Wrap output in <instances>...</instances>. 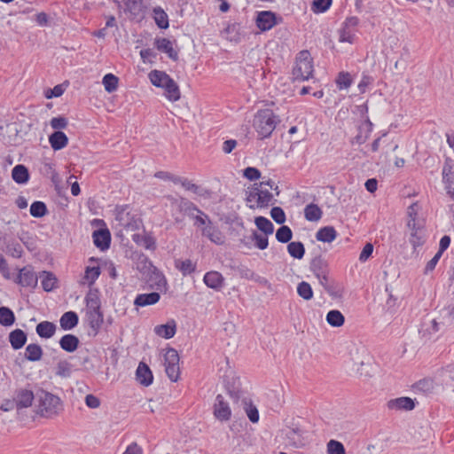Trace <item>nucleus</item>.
Listing matches in <instances>:
<instances>
[{"mask_svg": "<svg viewBox=\"0 0 454 454\" xmlns=\"http://www.w3.org/2000/svg\"><path fill=\"white\" fill-rule=\"evenodd\" d=\"M125 9L132 15H138L143 9V0H123Z\"/></svg>", "mask_w": 454, "mask_h": 454, "instance_id": "57", "label": "nucleus"}, {"mask_svg": "<svg viewBox=\"0 0 454 454\" xmlns=\"http://www.w3.org/2000/svg\"><path fill=\"white\" fill-rule=\"evenodd\" d=\"M35 398L39 403V412L43 417L51 418L57 415L61 410V401L55 395L40 390L36 393Z\"/></svg>", "mask_w": 454, "mask_h": 454, "instance_id": "3", "label": "nucleus"}, {"mask_svg": "<svg viewBox=\"0 0 454 454\" xmlns=\"http://www.w3.org/2000/svg\"><path fill=\"white\" fill-rule=\"evenodd\" d=\"M154 12V20L157 24V26L160 28L166 29L168 27V19L167 13L161 9V8H155L153 10Z\"/></svg>", "mask_w": 454, "mask_h": 454, "instance_id": "55", "label": "nucleus"}, {"mask_svg": "<svg viewBox=\"0 0 454 454\" xmlns=\"http://www.w3.org/2000/svg\"><path fill=\"white\" fill-rule=\"evenodd\" d=\"M59 343L63 350L68 353H72L77 349L80 340L77 336L67 333L60 338Z\"/></svg>", "mask_w": 454, "mask_h": 454, "instance_id": "29", "label": "nucleus"}, {"mask_svg": "<svg viewBox=\"0 0 454 454\" xmlns=\"http://www.w3.org/2000/svg\"><path fill=\"white\" fill-rule=\"evenodd\" d=\"M293 238V231L287 225L280 226L276 231V239L280 243H289Z\"/></svg>", "mask_w": 454, "mask_h": 454, "instance_id": "47", "label": "nucleus"}, {"mask_svg": "<svg viewBox=\"0 0 454 454\" xmlns=\"http://www.w3.org/2000/svg\"><path fill=\"white\" fill-rule=\"evenodd\" d=\"M79 323V317L74 311L65 312L60 319L59 325L64 331H69L77 326Z\"/></svg>", "mask_w": 454, "mask_h": 454, "instance_id": "26", "label": "nucleus"}, {"mask_svg": "<svg viewBox=\"0 0 454 454\" xmlns=\"http://www.w3.org/2000/svg\"><path fill=\"white\" fill-rule=\"evenodd\" d=\"M257 194V207H267L270 204H273L275 201L273 194L270 193L268 190H263L258 186V193Z\"/></svg>", "mask_w": 454, "mask_h": 454, "instance_id": "39", "label": "nucleus"}, {"mask_svg": "<svg viewBox=\"0 0 454 454\" xmlns=\"http://www.w3.org/2000/svg\"><path fill=\"white\" fill-rule=\"evenodd\" d=\"M282 432L289 445L294 448H301L306 444V431L298 424L293 422L290 427L283 429Z\"/></svg>", "mask_w": 454, "mask_h": 454, "instance_id": "7", "label": "nucleus"}, {"mask_svg": "<svg viewBox=\"0 0 454 454\" xmlns=\"http://www.w3.org/2000/svg\"><path fill=\"white\" fill-rule=\"evenodd\" d=\"M287 252L293 258L301 260L305 254V247L301 241H292L287 245Z\"/></svg>", "mask_w": 454, "mask_h": 454, "instance_id": "41", "label": "nucleus"}, {"mask_svg": "<svg viewBox=\"0 0 454 454\" xmlns=\"http://www.w3.org/2000/svg\"><path fill=\"white\" fill-rule=\"evenodd\" d=\"M442 182L445 184L447 193L454 198V160L450 157H445L444 164L442 167Z\"/></svg>", "mask_w": 454, "mask_h": 454, "instance_id": "9", "label": "nucleus"}, {"mask_svg": "<svg viewBox=\"0 0 454 454\" xmlns=\"http://www.w3.org/2000/svg\"><path fill=\"white\" fill-rule=\"evenodd\" d=\"M276 14L270 11L260 12L256 17V26L262 31H268L277 24Z\"/></svg>", "mask_w": 454, "mask_h": 454, "instance_id": "13", "label": "nucleus"}, {"mask_svg": "<svg viewBox=\"0 0 454 454\" xmlns=\"http://www.w3.org/2000/svg\"><path fill=\"white\" fill-rule=\"evenodd\" d=\"M176 268L183 274V276H188L195 272L196 263L192 262V260H176Z\"/></svg>", "mask_w": 454, "mask_h": 454, "instance_id": "42", "label": "nucleus"}, {"mask_svg": "<svg viewBox=\"0 0 454 454\" xmlns=\"http://www.w3.org/2000/svg\"><path fill=\"white\" fill-rule=\"evenodd\" d=\"M147 282L150 288L154 289L159 293H166L168 290V281L163 273L156 267H153L151 271Z\"/></svg>", "mask_w": 454, "mask_h": 454, "instance_id": "12", "label": "nucleus"}, {"mask_svg": "<svg viewBox=\"0 0 454 454\" xmlns=\"http://www.w3.org/2000/svg\"><path fill=\"white\" fill-rule=\"evenodd\" d=\"M43 348L39 344L31 343L26 347L25 358L30 362H37L43 356Z\"/></svg>", "mask_w": 454, "mask_h": 454, "instance_id": "37", "label": "nucleus"}, {"mask_svg": "<svg viewBox=\"0 0 454 454\" xmlns=\"http://www.w3.org/2000/svg\"><path fill=\"white\" fill-rule=\"evenodd\" d=\"M5 253L14 258H20L23 254V249L19 242L15 240H10L6 243Z\"/></svg>", "mask_w": 454, "mask_h": 454, "instance_id": "52", "label": "nucleus"}, {"mask_svg": "<svg viewBox=\"0 0 454 454\" xmlns=\"http://www.w3.org/2000/svg\"><path fill=\"white\" fill-rule=\"evenodd\" d=\"M243 176L250 181H255L261 177V172L254 167H247L243 170Z\"/></svg>", "mask_w": 454, "mask_h": 454, "instance_id": "64", "label": "nucleus"}, {"mask_svg": "<svg viewBox=\"0 0 454 454\" xmlns=\"http://www.w3.org/2000/svg\"><path fill=\"white\" fill-rule=\"evenodd\" d=\"M223 35L231 42L238 43L240 40V24L231 23L222 32Z\"/></svg>", "mask_w": 454, "mask_h": 454, "instance_id": "36", "label": "nucleus"}, {"mask_svg": "<svg viewBox=\"0 0 454 454\" xmlns=\"http://www.w3.org/2000/svg\"><path fill=\"white\" fill-rule=\"evenodd\" d=\"M309 269L314 275L320 276L323 273H329V265L327 260L322 255L315 256L310 263Z\"/></svg>", "mask_w": 454, "mask_h": 454, "instance_id": "23", "label": "nucleus"}, {"mask_svg": "<svg viewBox=\"0 0 454 454\" xmlns=\"http://www.w3.org/2000/svg\"><path fill=\"white\" fill-rule=\"evenodd\" d=\"M165 372L173 382L179 379V355L173 348H168L164 355Z\"/></svg>", "mask_w": 454, "mask_h": 454, "instance_id": "6", "label": "nucleus"}, {"mask_svg": "<svg viewBox=\"0 0 454 454\" xmlns=\"http://www.w3.org/2000/svg\"><path fill=\"white\" fill-rule=\"evenodd\" d=\"M134 242H136L137 245L141 246V247H144L145 249H148V250H155L156 249V240L149 236V235H145V236H138V235H135L134 236Z\"/></svg>", "mask_w": 454, "mask_h": 454, "instance_id": "46", "label": "nucleus"}, {"mask_svg": "<svg viewBox=\"0 0 454 454\" xmlns=\"http://www.w3.org/2000/svg\"><path fill=\"white\" fill-rule=\"evenodd\" d=\"M407 227L410 231L409 243L412 247V254L419 255V248H420L427 240V233L424 224L420 222L408 220Z\"/></svg>", "mask_w": 454, "mask_h": 454, "instance_id": "5", "label": "nucleus"}, {"mask_svg": "<svg viewBox=\"0 0 454 454\" xmlns=\"http://www.w3.org/2000/svg\"><path fill=\"white\" fill-rule=\"evenodd\" d=\"M314 67L310 53L304 50L298 53L296 57V64L293 69V76L295 81H307L313 74Z\"/></svg>", "mask_w": 454, "mask_h": 454, "instance_id": "4", "label": "nucleus"}, {"mask_svg": "<svg viewBox=\"0 0 454 454\" xmlns=\"http://www.w3.org/2000/svg\"><path fill=\"white\" fill-rule=\"evenodd\" d=\"M50 124L52 129H54L56 130H60V129H66L67 127L68 121L64 116H58V117H53L51 120Z\"/></svg>", "mask_w": 454, "mask_h": 454, "instance_id": "63", "label": "nucleus"}, {"mask_svg": "<svg viewBox=\"0 0 454 454\" xmlns=\"http://www.w3.org/2000/svg\"><path fill=\"white\" fill-rule=\"evenodd\" d=\"M38 276L35 273L32 266L27 265L19 270L15 283L22 287L35 288L37 286Z\"/></svg>", "mask_w": 454, "mask_h": 454, "instance_id": "10", "label": "nucleus"}, {"mask_svg": "<svg viewBox=\"0 0 454 454\" xmlns=\"http://www.w3.org/2000/svg\"><path fill=\"white\" fill-rule=\"evenodd\" d=\"M12 177L15 183L25 184L29 180V172L26 166L22 164L16 165L12 170Z\"/></svg>", "mask_w": 454, "mask_h": 454, "instance_id": "32", "label": "nucleus"}, {"mask_svg": "<svg viewBox=\"0 0 454 454\" xmlns=\"http://www.w3.org/2000/svg\"><path fill=\"white\" fill-rule=\"evenodd\" d=\"M178 208L181 213L192 219H194L196 214H198V211L201 210L193 202L184 198L180 199Z\"/></svg>", "mask_w": 454, "mask_h": 454, "instance_id": "34", "label": "nucleus"}, {"mask_svg": "<svg viewBox=\"0 0 454 454\" xmlns=\"http://www.w3.org/2000/svg\"><path fill=\"white\" fill-rule=\"evenodd\" d=\"M136 379L143 386L148 387L153 383V376L149 366L141 362L136 371Z\"/></svg>", "mask_w": 454, "mask_h": 454, "instance_id": "19", "label": "nucleus"}, {"mask_svg": "<svg viewBox=\"0 0 454 454\" xmlns=\"http://www.w3.org/2000/svg\"><path fill=\"white\" fill-rule=\"evenodd\" d=\"M256 227L265 235H270L274 231L273 223L264 216H257L254 219Z\"/></svg>", "mask_w": 454, "mask_h": 454, "instance_id": "44", "label": "nucleus"}, {"mask_svg": "<svg viewBox=\"0 0 454 454\" xmlns=\"http://www.w3.org/2000/svg\"><path fill=\"white\" fill-rule=\"evenodd\" d=\"M35 395L31 390L20 389L17 392L15 402L18 409L27 408L32 405Z\"/></svg>", "mask_w": 454, "mask_h": 454, "instance_id": "28", "label": "nucleus"}, {"mask_svg": "<svg viewBox=\"0 0 454 454\" xmlns=\"http://www.w3.org/2000/svg\"><path fill=\"white\" fill-rule=\"evenodd\" d=\"M414 407V401L411 397H398L387 402V408L389 410L411 411Z\"/></svg>", "mask_w": 454, "mask_h": 454, "instance_id": "20", "label": "nucleus"}, {"mask_svg": "<svg viewBox=\"0 0 454 454\" xmlns=\"http://www.w3.org/2000/svg\"><path fill=\"white\" fill-rule=\"evenodd\" d=\"M359 25V19L356 16H350L346 18L342 23V27L340 29V42H346L352 43L357 32V27Z\"/></svg>", "mask_w": 454, "mask_h": 454, "instance_id": "8", "label": "nucleus"}, {"mask_svg": "<svg viewBox=\"0 0 454 454\" xmlns=\"http://www.w3.org/2000/svg\"><path fill=\"white\" fill-rule=\"evenodd\" d=\"M85 302L86 317L89 325L90 328L97 332L104 322V315L101 311V301L98 294V291H90L85 296Z\"/></svg>", "mask_w": 454, "mask_h": 454, "instance_id": "2", "label": "nucleus"}, {"mask_svg": "<svg viewBox=\"0 0 454 454\" xmlns=\"http://www.w3.org/2000/svg\"><path fill=\"white\" fill-rule=\"evenodd\" d=\"M149 79L154 86L163 89L171 77L164 71L153 70L149 73Z\"/></svg>", "mask_w": 454, "mask_h": 454, "instance_id": "33", "label": "nucleus"}, {"mask_svg": "<svg viewBox=\"0 0 454 454\" xmlns=\"http://www.w3.org/2000/svg\"><path fill=\"white\" fill-rule=\"evenodd\" d=\"M213 413L216 419L225 422L231 418V410L229 403L222 395H217L213 405Z\"/></svg>", "mask_w": 454, "mask_h": 454, "instance_id": "11", "label": "nucleus"}, {"mask_svg": "<svg viewBox=\"0 0 454 454\" xmlns=\"http://www.w3.org/2000/svg\"><path fill=\"white\" fill-rule=\"evenodd\" d=\"M322 209L314 203L308 204L304 208V217L309 222H317L322 218Z\"/></svg>", "mask_w": 454, "mask_h": 454, "instance_id": "38", "label": "nucleus"}, {"mask_svg": "<svg viewBox=\"0 0 454 454\" xmlns=\"http://www.w3.org/2000/svg\"><path fill=\"white\" fill-rule=\"evenodd\" d=\"M271 218L278 224H283L286 220V213L280 207H273L270 210Z\"/></svg>", "mask_w": 454, "mask_h": 454, "instance_id": "60", "label": "nucleus"}, {"mask_svg": "<svg viewBox=\"0 0 454 454\" xmlns=\"http://www.w3.org/2000/svg\"><path fill=\"white\" fill-rule=\"evenodd\" d=\"M154 46L156 49L163 53H166L169 59L176 60L178 53L174 50L172 42L164 37H158L154 40Z\"/></svg>", "mask_w": 454, "mask_h": 454, "instance_id": "18", "label": "nucleus"}, {"mask_svg": "<svg viewBox=\"0 0 454 454\" xmlns=\"http://www.w3.org/2000/svg\"><path fill=\"white\" fill-rule=\"evenodd\" d=\"M337 237V231L333 226L320 228L316 233V239L321 242L331 243Z\"/></svg>", "mask_w": 454, "mask_h": 454, "instance_id": "35", "label": "nucleus"}, {"mask_svg": "<svg viewBox=\"0 0 454 454\" xmlns=\"http://www.w3.org/2000/svg\"><path fill=\"white\" fill-rule=\"evenodd\" d=\"M326 322L333 327H340L344 324L345 318L340 311L332 309L326 315Z\"/></svg>", "mask_w": 454, "mask_h": 454, "instance_id": "45", "label": "nucleus"}, {"mask_svg": "<svg viewBox=\"0 0 454 454\" xmlns=\"http://www.w3.org/2000/svg\"><path fill=\"white\" fill-rule=\"evenodd\" d=\"M203 282L207 287L219 291L224 286V278L220 272L211 270L204 275Z\"/></svg>", "mask_w": 454, "mask_h": 454, "instance_id": "17", "label": "nucleus"}, {"mask_svg": "<svg viewBox=\"0 0 454 454\" xmlns=\"http://www.w3.org/2000/svg\"><path fill=\"white\" fill-rule=\"evenodd\" d=\"M55 373L61 378H69L72 373V364L67 360H60L57 364Z\"/></svg>", "mask_w": 454, "mask_h": 454, "instance_id": "51", "label": "nucleus"}, {"mask_svg": "<svg viewBox=\"0 0 454 454\" xmlns=\"http://www.w3.org/2000/svg\"><path fill=\"white\" fill-rule=\"evenodd\" d=\"M30 215L35 218H41L44 216L48 210L46 204L43 201H34L30 206Z\"/></svg>", "mask_w": 454, "mask_h": 454, "instance_id": "48", "label": "nucleus"}, {"mask_svg": "<svg viewBox=\"0 0 454 454\" xmlns=\"http://www.w3.org/2000/svg\"><path fill=\"white\" fill-rule=\"evenodd\" d=\"M176 332V325L174 320L168 321L167 324L156 325L154 333L164 339H171Z\"/></svg>", "mask_w": 454, "mask_h": 454, "instance_id": "30", "label": "nucleus"}, {"mask_svg": "<svg viewBox=\"0 0 454 454\" xmlns=\"http://www.w3.org/2000/svg\"><path fill=\"white\" fill-rule=\"evenodd\" d=\"M14 322L15 315L13 311L8 307H0V325L3 326H11Z\"/></svg>", "mask_w": 454, "mask_h": 454, "instance_id": "43", "label": "nucleus"}, {"mask_svg": "<svg viewBox=\"0 0 454 454\" xmlns=\"http://www.w3.org/2000/svg\"><path fill=\"white\" fill-rule=\"evenodd\" d=\"M279 121L278 117L270 109L259 110L254 115L253 126L260 139L268 138L271 136Z\"/></svg>", "mask_w": 454, "mask_h": 454, "instance_id": "1", "label": "nucleus"}, {"mask_svg": "<svg viewBox=\"0 0 454 454\" xmlns=\"http://www.w3.org/2000/svg\"><path fill=\"white\" fill-rule=\"evenodd\" d=\"M373 124L367 118L358 128V134L353 138L352 144L363 145L369 138L372 131Z\"/></svg>", "mask_w": 454, "mask_h": 454, "instance_id": "21", "label": "nucleus"}, {"mask_svg": "<svg viewBox=\"0 0 454 454\" xmlns=\"http://www.w3.org/2000/svg\"><path fill=\"white\" fill-rule=\"evenodd\" d=\"M297 294L299 296H301L302 299L306 301H309L313 298V290L311 286L306 282L301 281L297 286Z\"/></svg>", "mask_w": 454, "mask_h": 454, "instance_id": "53", "label": "nucleus"}, {"mask_svg": "<svg viewBox=\"0 0 454 454\" xmlns=\"http://www.w3.org/2000/svg\"><path fill=\"white\" fill-rule=\"evenodd\" d=\"M41 285L45 292H51L58 287V278L51 271L43 270L40 273Z\"/></svg>", "mask_w": 454, "mask_h": 454, "instance_id": "25", "label": "nucleus"}, {"mask_svg": "<svg viewBox=\"0 0 454 454\" xmlns=\"http://www.w3.org/2000/svg\"><path fill=\"white\" fill-rule=\"evenodd\" d=\"M49 143L54 151L65 148L68 144V137L61 130H55L49 136Z\"/></svg>", "mask_w": 454, "mask_h": 454, "instance_id": "22", "label": "nucleus"}, {"mask_svg": "<svg viewBox=\"0 0 454 454\" xmlns=\"http://www.w3.org/2000/svg\"><path fill=\"white\" fill-rule=\"evenodd\" d=\"M57 326L54 323L50 321H43L37 324L35 332L41 338L50 339L56 333Z\"/></svg>", "mask_w": 454, "mask_h": 454, "instance_id": "31", "label": "nucleus"}, {"mask_svg": "<svg viewBox=\"0 0 454 454\" xmlns=\"http://www.w3.org/2000/svg\"><path fill=\"white\" fill-rule=\"evenodd\" d=\"M163 89L165 91L164 94L168 100L175 102L180 98L181 95L179 87L172 78L169 80L166 87H164Z\"/></svg>", "mask_w": 454, "mask_h": 454, "instance_id": "40", "label": "nucleus"}, {"mask_svg": "<svg viewBox=\"0 0 454 454\" xmlns=\"http://www.w3.org/2000/svg\"><path fill=\"white\" fill-rule=\"evenodd\" d=\"M201 235L216 245H223L224 243V236L212 221L208 222L207 225L201 228Z\"/></svg>", "mask_w": 454, "mask_h": 454, "instance_id": "15", "label": "nucleus"}, {"mask_svg": "<svg viewBox=\"0 0 454 454\" xmlns=\"http://www.w3.org/2000/svg\"><path fill=\"white\" fill-rule=\"evenodd\" d=\"M94 245L104 251L109 248L111 243V233L107 228L96 230L92 233Z\"/></svg>", "mask_w": 454, "mask_h": 454, "instance_id": "16", "label": "nucleus"}, {"mask_svg": "<svg viewBox=\"0 0 454 454\" xmlns=\"http://www.w3.org/2000/svg\"><path fill=\"white\" fill-rule=\"evenodd\" d=\"M119 79L113 74H106L102 80L106 91L112 93L117 90Z\"/></svg>", "mask_w": 454, "mask_h": 454, "instance_id": "49", "label": "nucleus"}, {"mask_svg": "<svg viewBox=\"0 0 454 454\" xmlns=\"http://www.w3.org/2000/svg\"><path fill=\"white\" fill-rule=\"evenodd\" d=\"M335 82L339 90H346L351 86L353 79L348 72H340Z\"/></svg>", "mask_w": 454, "mask_h": 454, "instance_id": "50", "label": "nucleus"}, {"mask_svg": "<svg viewBox=\"0 0 454 454\" xmlns=\"http://www.w3.org/2000/svg\"><path fill=\"white\" fill-rule=\"evenodd\" d=\"M128 207H129L127 205L117 206L115 208V219L119 222L120 225L126 230L133 231L137 227V225L136 221H132L133 217H129V213L127 212Z\"/></svg>", "mask_w": 454, "mask_h": 454, "instance_id": "14", "label": "nucleus"}, {"mask_svg": "<svg viewBox=\"0 0 454 454\" xmlns=\"http://www.w3.org/2000/svg\"><path fill=\"white\" fill-rule=\"evenodd\" d=\"M251 239L254 242V246L260 250H264L268 247V235H265L264 233L260 234L256 231H253Z\"/></svg>", "mask_w": 454, "mask_h": 454, "instance_id": "54", "label": "nucleus"}, {"mask_svg": "<svg viewBox=\"0 0 454 454\" xmlns=\"http://www.w3.org/2000/svg\"><path fill=\"white\" fill-rule=\"evenodd\" d=\"M194 223L193 225L195 227H198L201 230L202 227L208 224V222H211L212 220L209 218V216L203 212L202 210L198 211V214H196V216L194 217Z\"/></svg>", "mask_w": 454, "mask_h": 454, "instance_id": "61", "label": "nucleus"}, {"mask_svg": "<svg viewBox=\"0 0 454 454\" xmlns=\"http://www.w3.org/2000/svg\"><path fill=\"white\" fill-rule=\"evenodd\" d=\"M160 295L159 292H152L149 294H137L134 304L137 307H145L149 305H153L160 301Z\"/></svg>", "mask_w": 454, "mask_h": 454, "instance_id": "27", "label": "nucleus"}, {"mask_svg": "<svg viewBox=\"0 0 454 454\" xmlns=\"http://www.w3.org/2000/svg\"><path fill=\"white\" fill-rule=\"evenodd\" d=\"M245 405L246 413L252 423H257L259 421V411L255 405L251 401L245 399L243 401Z\"/></svg>", "mask_w": 454, "mask_h": 454, "instance_id": "56", "label": "nucleus"}, {"mask_svg": "<svg viewBox=\"0 0 454 454\" xmlns=\"http://www.w3.org/2000/svg\"><path fill=\"white\" fill-rule=\"evenodd\" d=\"M27 340V333L21 329H15L9 333V341L14 350L23 348Z\"/></svg>", "mask_w": 454, "mask_h": 454, "instance_id": "24", "label": "nucleus"}, {"mask_svg": "<svg viewBox=\"0 0 454 454\" xmlns=\"http://www.w3.org/2000/svg\"><path fill=\"white\" fill-rule=\"evenodd\" d=\"M327 454H346L344 445L336 440H330L327 442Z\"/></svg>", "mask_w": 454, "mask_h": 454, "instance_id": "59", "label": "nucleus"}, {"mask_svg": "<svg viewBox=\"0 0 454 454\" xmlns=\"http://www.w3.org/2000/svg\"><path fill=\"white\" fill-rule=\"evenodd\" d=\"M333 0H314L313 1V11L315 12H325L332 5Z\"/></svg>", "mask_w": 454, "mask_h": 454, "instance_id": "62", "label": "nucleus"}, {"mask_svg": "<svg viewBox=\"0 0 454 454\" xmlns=\"http://www.w3.org/2000/svg\"><path fill=\"white\" fill-rule=\"evenodd\" d=\"M100 275V268L99 266H88L85 270L84 278L88 281L89 286H91L95 283L98 278Z\"/></svg>", "mask_w": 454, "mask_h": 454, "instance_id": "58", "label": "nucleus"}]
</instances>
